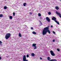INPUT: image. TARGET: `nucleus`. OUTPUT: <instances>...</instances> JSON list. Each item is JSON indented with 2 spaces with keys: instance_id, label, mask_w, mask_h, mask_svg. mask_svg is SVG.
Returning <instances> with one entry per match:
<instances>
[{
  "instance_id": "obj_16",
  "label": "nucleus",
  "mask_w": 61,
  "mask_h": 61,
  "mask_svg": "<svg viewBox=\"0 0 61 61\" xmlns=\"http://www.w3.org/2000/svg\"><path fill=\"white\" fill-rule=\"evenodd\" d=\"M4 9H6L7 8V7H6V6H5L4 7Z\"/></svg>"
},
{
  "instance_id": "obj_19",
  "label": "nucleus",
  "mask_w": 61,
  "mask_h": 61,
  "mask_svg": "<svg viewBox=\"0 0 61 61\" xmlns=\"http://www.w3.org/2000/svg\"><path fill=\"white\" fill-rule=\"evenodd\" d=\"M29 55H27L26 57H29Z\"/></svg>"
},
{
  "instance_id": "obj_21",
  "label": "nucleus",
  "mask_w": 61,
  "mask_h": 61,
  "mask_svg": "<svg viewBox=\"0 0 61 61\" xmlns=\"http://www.w3.org/2000/svg\"><path fill=\"white\" fill-rule=\"evenodd\" d=\"M13 15L14 16H15V12H13Z\"/></svg>"
},
{
  "instance_id": "obj_10",
  "label": "nucleus",
  "mask_w": 61,
  "mask_h": 61,
  "mask_svg": "<svg viewBox=\"0 0 61 61\" xmlns=\"http://www.w3.org/2000/svg\"><path fill=\"white\" fill-rule=\"evenodd\" d=\"M32 56H35V54L34 53H32L31 54Z\"/></svg>"
},
{
  "instance_id": "obj_12",
  "label": "nucleus",
  "mask_w": 61,
  "mask_h": 61,
  "mask_svg": "<svg viewBox=\"0 0 61 61\" xmlns=\"http://www.w3.org/2000/svg\"><path fill=\"white\" fill-rule=\"evenodd\" d=\"M32 34H36V32H35V31H33L32 32Z\"/></svg>"
},
{
  "instance_id": "obj_22",
  "label": "nucleus",
  "mask_w": 61,
  "mask_h": 61,
  "mask_svg": "<svg viewBox=\"0 0 61 61\" xmlns=\"http://www.w3.org/2000/svg\"><path fill=\"white\" fill-rule=\"evenodd\" d=\"M57 50L58 51H60V50L59 49H57Z\"/></svg>"
},
{
  "instance_id": "obj_8",
  "label": "nucleus",
  "mask_w": 61,
  "mask_h": 61,
  "mask_svg": "<svg viewBox=\"0 0 61 61\" xmlns=\"http://www.w3.org/2000/svg\"><path fill=\"white\" fill-rule=\"evenodd\" d=\"M46 19L47 21L48 22H50V19L48 18V17H46Z\"/></svg>"
},
{
  "instance_id": "obj_1",
  "label": "nucleus",
  "mask_w": 61,
  "mask_h": 61,
  "mask_svg": "<svg viewBox=\"0 0 61 61\" xmlns=\"http://www.w3.org/2000/svg\"><path fill=\"white\" fill-rule=\"evenodd\" d=\"M48 32L49 34H50V30H48V28L46 27L44 28V29L42 31V35L43 36H45L47 32Z\"/></svg>"
},
{
  "instance_id": "obj_24",
  "label": "nucleus",
  "mask_w": 61,
  "mask_h": 61,
  "mask_svg": "<svg viewBox=\"0 0 61 61\" xmlns=\"http://www.w3.org/2000/svg\"><path fill=\"white\" fill-rule=\"evenodd\" d=\"M40 59L41 60H42V58L41 57H40Z\"/></svg>"
},
{
  "instance_id": "obj_3",
  "label": "nucleus",
  "mask_w": 61,
  "mask_h": 61,
  "mask_svg": "<svg viewBox=\"0 0 61 61\" xmlns=\"http://www.w3.org/2000/svg\"><path fill=\"white\" fill-rule=\"evenodd\" d=\"M52 20H54L55 22H56V23H57V24H58V25H59V22H57V21L56 20V18L55 17H53V18H52Z\"/></svg>"
},
{
  "instance_id": "obj_31",
  "label": "nucleus",
  "mask_w": 61,
  "mask_h": 61,
  "mask_svg": "<svg viewBox=\"0 0 61 61\" xmlns=\"http://www.w3.org/2000/svg\"><path fill=\"white\" fill-rule=\"evenodd\" d=\"M25 26H26V25Z\"/></svg>"
},
{
  "instance_id": "obj_20",
  "label": "nucleus",
  "mask_w": 61,
  "mask_h": 61,
  "mask_svg": "<svg viewBox=\"0 0 61 61\" xmlns=\"http://www.w3.org/2000/svg\"><path fill=\"white\" fill-rule=\"evenodd\" d=\"M49 15H51V13H50V12H49L48 13Z\"/></svg>"
},
{
  "instance_id": "obj_28",
  "label": "nucleus",
  "mask_w": 61,
  "mask_h": 61,
  "mask_svg": "<svg viewBox=\"0 0 61 61\" xmlns=\"http://www.w3.org/2000/svg\"><path fill=\"white\" fill-rule=\"evenodd\" d=\"M30 15H32V13H30Z\"/></svg>"
},
{
  "instance_id": "obj_30",
  "label": "nucleus",
  "mask_w": 61,
  "mask_h": 61,
  "mask_svg": "<svg viewBox=\"0 0 61 61\" xmlns=\"http://www.w3.org/2000/svg\"><path fill=\"white\" fill-rule=\"evenodd\" d=\"M1 57H0V60H1Z\"/></svg>"
},
{
  "instance_id": "obj_9",
  "label": "nucleus",
  "mask_w": 61,
  "mask_h": 61,
  "mask_svg": "<svg viewBox=\"0 0 61 61\" xmlns=\"http://www.w3.org/2000/svg\"><path fill=\"white\" fill-rule=\"evenodd\" d=\"M55 8L56 10H59V8L57 6H56Z\"/></svg>"
},
{
  "instance_id": "obj_15",
  "label": "nucleus",
  "mask_w": 61,
  "mask_h": 61,
  "mask_svg": "<svg viewBox=\"0 0 61 61\" xmlns=\"http://www.w3.org/2000/svg\"><path fill=\"white\" fill-rule=\"evenodd\" d=\"M3 15L2 14H0V17H3Z\"/></svg>"
},
{
  "instance_id": "obj_17",
  "label": "nucleus",
  "mask_w": 61,
  "mask_h": 61,
  "mask_svg": "<svg viewBox=\"0 0 61 61\" xmlns=\"http://www.w3.org/2000/svg\"><path fill=\"white\" fill-rule=\"evenodd\" d=\"M23 5L24 6H25V5H26V3H25L23 4Z\"/></svg>"
},
{
  "instance_id": "obj_2",
  "label": "nucleus",
  "mask_w": 61,
  "mask_h": 61,
  "mask_svg": "<svg viewBox=\"0 0 61 61\" xmlns=\"http://www.w3.org/2000/svg\"><path fill=\"white\" fill-rule=\"evenodd\" d=\"M11 36V34L10 33H7L6 35L5 36V38L6 39H8Z\"/></svg>"
},
{
  "instance_id": "obj_18",
  "label": "nucleus",
  "mask_w": 61,
  "mask_h": 61,
  "mask_svg": "<svg viewBox=\"0 0 61 61\" xmlns=\"http://www.w3.org/2000/svg\"><path fill=\"white\" fill-rule=\"evenodd\" d=\"M38 15L39 16H41V14L39 13L38 14Z\"/></svg>"
},
{
  "instance_id": "obj_27",
  "label": "nucleus",
  "mask_w": 61,
  "mask_h": 61,
  "mask_svg": "<svg viewBox=\"0 0 61 61\" xmlns=\"http://www.w3.org/2000/svg\"><path fill=\"white\" fill-rule=\"evenodd\" d=\"M53 33H54V34H55V31H53Z\"/></svg>"
},
{
  "instance_id": "obj_4",
  "label": "nucleus",
  "mask_w": 61,
  "mask_h": 61,
  "mask_svg": "<svg viewBox=\"0 0 61 61\" xmlns=\"http://www.w3.org/2000/svg\"><path fill=\"white\" fill-rule=\"evenodd\" d=\"M23 61H28V60L26 59V56H25V55L23 56Z\"/></svg>"
},
{
  "instance_id": "obj_25",
  "label": "nucleus",
  "mask_w": 61,
  "mask_h": 61,
  "mask_svg": "<svg viewBox=\"0 0 61 61\" xmlns=\"http://www.w3.org/2000/svg\"><path fill=\"white\" fill-rule=\"evenodd\" d=\"M40 18L41 19H42V17H40Z\"/></svg>"
},
{
  "instance_id": "obj_13",
  "label": "nucleus",
  "mask_w": 61,
  "mask_h": 61,
  "mask_svg": "<svg viewBox=\"0 0 61 61\" xmlns=\"http://www.w3.org/2000/svg\"><path fill=\"white\" fill-rule=\"evenodd\" d=\"M2 41H0V46H2Z\"/></svg>"
},
{
  "instance_id": "obj_29",
  "label": "nucleus",
  "mask_w": 61,
  "mask_h": 61,
  "mask_svg": "<svg viewBox=\"0 0 61 61\" xmlns=\"http://www.w3.org/2000/svg\"><path fill=\"white\" fill-rule=\"evenodd\" d=\"M51 27H53V26L52 25L51 26Z\"/></svg>"
},
{
  "instance_id": "obj_7",
  "label": "nucleus",
  "mask_w": 61,
  "mask_h": 61,
  "mask_svg": "<svg viewBox=\"0 0 61 61\" xmlns=\"http://www.w3.org/2000/svg\"><path fill=\"white\" fill-rule=\"evenodd\" d=\"M56 13L57 14V15H59V16L61 18V14L59 12H58L57 11H56Z\"/></svg>"
},
{
  "instance_id": "obj_32",
  "label": "nucleus",
  "mask_w": 61,
  "mask_h": 61,
  "mask_svg": "<svg viewBox=\"0 0 61 61\" xmlns=\"http://www.w3.org/2000/svg\"><path fill=\"white\" fill-rule=\"evenodd\" d=\"M60 0V1H61V0Z\"/></svg>"
},
{
  "instance_id": "obj_26",
  "label": "nucleus",
  "mask_w": 61,
  "mask_h": 61,
  "mask_svg": "<svg viewBox=\"0 0 61 61\" xmlns=\"http://www.w3.org/2000/svg\"><path fill=\"white\" fill-rule=\"evenodd\" d=\"M53 42H55V40H53V41H52Z\"/></svg>"
},
{
  "instance_id": "obj_5",
  "label": "nucleus",
  "mask_w": 61,
  "mask_h": 61,
  "mask_svg": "<svg viewBox=\"0 0 61 61\" xmlns=\"http://www.w3.org/2000/svg\"><path fill=\"white\" fill-rule=\"evenodd\" d=\"M36 44H33L32 45V46L33 47H34V49H36L37 48V47L36 46Z\"/></svg>"
},
{
  "instance_id": "obj_11",
  "label": "nucleus",
  "mask_w": 61,
  "mask_h": 61,
  "mask_svg": "<svg viewBox=\"0 0 61 61\" xmlns=\"http://www.w3.org/2000/svg\"><path fill=\"white\" fill-rule=\"evenodd\" d=\"M19 37H21L22 36V35L21 34V33H19Z\"/></svg>"
},
{
  "instance_id": "obj_23",
  "label": "nucleus",
  "mask_w": 61,
  "mask_h": 61,
  "mask_svg": "<svg viewBox=\"0 0 61 61\" xmlns=\"http://www.w3.org/2000/svg\"><path fill=\"white\" fill-rule=\"evenodd\" d=\"M31 30H33V28L31 27Z\"/></svg>"
},
{
  "instance_id": "obj_6",
  "label": "nucleus",
  "mask_w": 61,
  "mask_h": 61,
  "mask_svg": "<svg viewBox=\"0 0 61 61\" xmlns=\"http://www.w3.org/2000/svg\"><path fill=\"white\" fill-rule=\"evenodd\" d=\"M50 53L51 56H55V54L52 51H50Z\"/></svg>"
},
{
  "instance_id": "obj_14",
  "label": "nucleus",
  "mask_w": 61,
  "mask_h": 61,
  "mask_svg": "<svg viewBox=\"0 0 61 61\" xmlns=\"http://www.w3.org/2000/svg\"><path fill=\"white\" fill-rule=\"evenodd\" d=\"M12 18L13 17H12V16H10V19H12Z\"/></svg>"
}]
</instances>
